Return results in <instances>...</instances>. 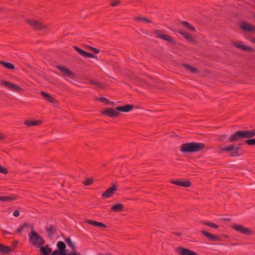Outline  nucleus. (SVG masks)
Listing matches in <instances>:
<instances>
[{
  "label": "nucleus",
  "instance_id": "34",
  "mask_svg": "<svg viewBox=\"0 0 255 255\" xmlns=\"http://www.w3.org/2000/svg\"><path fill=\"white\" fill-rule=\"evenodd\" d=\"M135 20L143 23H152V21L150 19L143 16L136 17Z\"/></svg>",
  "mask_w": 255,
  "mask_h": 255
},
{
  "label": "nucleus",
  "instance_id": "38",
  "mask_svg": "<svg viewBox=\"0 0 255 255\" xmlns=\"http://www.w3.org/2000/svg\"><path fill=\"white\" fill-rule=\"evenodd\" d=\"M245 143L249 145H255V138H249L246 139Z\"/></svg>",
  "mask_w": 255,
  "mask_h": 255
},
{
  "label": "nucleus",
  "instance_id": "43",
  "mask_svg": "<svg viewBox=\"0 0 255 255\" xmlns=\"http://www.w3.org/2000/svg\"><path fill=\"white\" fill-rule=\"evenodd\" d=\"M19 211L18 210H15L13 213V215L14 217H18L19 216Z\"/></svg>",
  "mask_w": 255,
  "mask_h": 255
},
{
  "label": "nucleus",
  "instance_id": "12",
  "mask_svg": "<svg viewBox=\"0 0 255 255\" xmlns=\"http://www.w3.org/2000/svg\"><path fill=\"white\" fill-rule=\"evenodd\" d=\"M240 28L245 32H255V26L246 21H242L239 23Z\"/></svg>",
  "mask_w": 255,
  "mask_h": 255
},
{
  "label": "nucleus",
  "instance_id": "33",
  "mask_svg": "<svg viewBox=\"0 0 255 255\" xmlns=\"http://www.w3.org/2000/svg\"><path fill=\"white\" fill-rule=\"evenodd\" d=\"M65 242L68 245V246L70 247L71 249L73 251V252H75V245L72 241L70 238H67L64 239Z\"/></svg>",
  "mask_w": 255,
  "mask_h": 255
},
{
  "label": "nucleus",
  "instance_id": "18",
  "mask_svg": "<svg viewBox=\"0 0 255 255\" xmlns=\"http://www.w3.org/2000/svg\"><path fill=\"white\" fill-rule=\"evenodd\" d=\"M74 48L77 52L84 58H97V56L94 55L91 53L88 52L78 47L74 46Z\"/></svg>",
  "mask_w": 255,
  "mask_h": 255
},
{
  "label": "nucleus",
  "instance_id": "9",
  "mask_svg": "<svg viewBox=\"0 0 255 255\" xmlns=\"http://www.w3.org/2000/svg\"><path fill=\"white\" fill-rule=\"evenodd\" d=\"M153 33L156 35V37L157 38H159L167 41L172 45H175L176 43L175 41L172 38L171 36L166 34L162 33L161 31L160 30H154L153 31Z\"/></svg>",
  "mask_w": 255,
  "mask_h": 255
},
{
  "label": "nucleus",
  "instance_id": "32",
  "mask_svg": "<svg viewBox=\"0 0 255 255\" xmlns=\"http://www.w3.org/2000/svg\"><path fill=\"white\" fill-rule=\"evenodd\" d=\"M97 100L101 102L104 103L107 105H115V103L114 102L111 101L105 97H99L97 98Z\"/></svg>",
  "mask_w": 255,
  "mask_h": 255
},
{
  "label": "nucleus",
  "instance_id": "42",
  "mask_svg": "<svg viewBox=\"0 0 255 255\" xmlns=\"http://www.w3.org/2000/svg\"><path fill=\"white\" fill-rule=\"evenodd\" d=\"M227 138V135L223 134L220 136V137L218 138L219 141H223Z\"/></svg>",
  "mask_w": 255,
  "mask_h": 255
},
{
  "label": "nucleus",
  "instance_id": "26",
  "mask_svg": "<svg viewBox=\"0 0 255 255\" xmlns=\"http://www.w3.org/2000/svg\"><path fill=\"white\" fill-rule=\"evenodd\" d=\"M124 205L122 203H116L111 207V210L115 212H120L123 211Z\"/></svg>",
  "mask_w": 255,
  "mask_h": 255
},
{
  "label": "nucleus",
  "instance_id": "44",
  "mask_svg": "<svg viewBox=\"0 0 255 255\" xmlns=\"http://www.w3.org/2000/svg\"><path fill=\"white\" fill-rule=\"evenodd\" d=\"M18 245V242L17 241H14L12 242V246L14 247H16Z\"/></svg>",
  "mask_w": 255,
  "mask_h": 255
},
{
  "label": "nucleus",
  "instance_id": "27",
  "mask_svg": "<svg viewBox=\"0 0 255 255\" xmlns=\"http://www.w3.org/2000/svg\"><path fill=\"white\" fill-rule=\"evenodd\" d=\"M181 23L184 28L191 31L192 32H194L196 31V28L187 21H182V22H181Z\"/></svg>",
  "mask_w": 255,
  "mask_h": 255
},
{
  "label": "nucleus",
  "instance_id": "47",
  "mask_svg": "<svg viewBox=\"0 0 255 255\" xmlns=\"http://www.w3.org/2000/svg\"><path fill=\"white\" fill-rule=\"evenodd\" d=\"M4 136L1 134H0V139H3L4 138Z\"/></svg>",
  "mask_w": 255,
  "mask_h": 255
},
{
  "label": "nucleus",
  "instance_id": "14",
  "mask_svg": "<svg viewBox=\"0 0 255 255\" xmlns=\"http://www.w3.org/2000/svg\"><path fill=\"white\" fill-rule=\"evenodd\" d=\"M56 68L63 73V76L72 79L75 78V74L66 67L62 65H57Z\"/></svg>",
  "mask_w": 255,
  "mask_h": 255
},
{
  "label": "nucleus",
  "instance_id": "1",
  "mask_svg": "<svg viewBox=\"0 0 255 255\" xmlns=\"http://www.w3.org/2000/svg\"><path fill=\"white\" fill-rule=\"evenodd\" d=\"M29 241L37 248H40L41 255H49L52 253V249L48 245L45 247L42 246L44 244L45 241L35 231H32L29 234Z\"/></svg>",
  "mask_w": 255,
  "mask_h": 255
},
{
  "label": "nucleus",
  "instance_id": "7",
  "mask_svg": "<svg viewBox=\"0 0 255 255\" xmlns=\"http://www.w3.org/2000/svg\"><path fill=\"white\" fill-rule=\"evenodd\" d=\"M200 233H201L203 235H204L205 237L208 238L210 241H216V242H221L223 241V238H228V236L223 234L221 236H217L214 234H212L209 232L205 231L204 230H200Z\"/></svg>",
  "mask_w": 255,
  "mask_h": 255
},
{
  "label": "nucleus",
  "instance_id": "31",
  "mask_svg": "<svg viewBox=\"0 0 255 255\" xmlns=\"http://www.w3.org/2000/svg\"><path fill=\"white\" fill-rule=\"evenodd\" d=\"M0 63L6 69L9 70H14L15 69L14 65L11 63L4 61H0Z\"/></svg>",
  "mask_w": 255,
  "mask_h": 255
},
{
  "label": "nucleus",
  "instance_id": "15",
  "mask_svg": "<svg viewBox=\"0 0 255 255\" xmlns=\"http://www.w3.org/2000/svg\"><path fill=\"white\" fill-rule=\"evenodd\" d=\"M118 190V186L114 183L111 187L108 188L102 195V198H108L112 197L114 192Z\"/></svg>",
  "mask_w": 255,
  "mask_h": 255
},
{
  "label": "nucleus",
  "instance_id": "41",
  "mask_svg": "<svg viewBox=\"0 0 255 255\" xmlns=\"http://www.w3.org/2000/svg\"><path fill=\"white\" fill-rule=\"evenodd\" d=\"M0 172L6 174L8 173V171L6 168L0 165Z\"/></svg>",
  "mask_w": 255,
  "mask_h": 255
},
{
  "label": "nucleus",
  "instance_id": "20",
  "mask_svg": "<svg viewBox=\"0 0 255 255\" xmlns=\"http://www.w3.org/2000/svg\"><path fill=\"white\" fill-rule=\"evenodd\" d=\"M175 32H178L181 35H182L188 41L194 42L196 41L195 38L189 33L183 31V30H178L175 31Z\"/></svg>",
  "mask_w": 255,
  "mask_h": 255
},
{
  "label": "nucleus",
  "instance_id": "8",
  "mask_svg": "<svg viewBox=\"0 0 255 255\" xmlns=\"http://www.w3.org/2000/svg\"><path fill=\"white\" fill-rule=\"evenodd\" d=\"M232 228L239 232L247 236H251L254 235V232L252 229L244 227L242 225L235 224L232 226Z\"/></svg>",
  "mask_w": 255,
  "mask_h": 255
},
{
  "label": "nucleus",
  "instance_id": "48",
  "mask_svg": "<svg viewBox=\"0 0 255 255\" xmlns=\"http://www.w3.org/2000/svg\"><path fill=\"white\" fill-rule=\"evenodd\" d=\"M6 234H10V233H9V232H7V231H3V235H5Z\"/></svg>",
  "mask_w": 255,
  "mask_h": 255
},
{
  "label": "nucleus",
  "instance_id": "53",
  "mask_svg": "<svg viewBox=\"0 0 255 255\" xmlns=\"http://www.w3.org/2000/svg\"><path fill=\"white\" fill-rule=\"evenodd\" d=\"M51 255H53L52 254H51Z\"/></svg>",
  "mask_w": 255,
  "mask_h": 255
},
{
  "label": "nucleus",
  "instance_id": "39",
  "mask_svg": "<svg viewBox=\"0 0 255 255\" xmlns=\"http://www.w3.org/2000/svg\"><path fill=\"white\" fill-rule=\"evenodd\" d=\"M87 50H90L92 52H93V53H96V54L99 53L100 52L99 49H98L96 48L93 47L92 46H87Z\"/></svg>",
  "mask_w": 255,
  "mask_h": 255
},
{
  "label": "nucleus",
  "instance_id": "35",
  "mask_svg": "<svg viewBox=\"0 0 255 255\" xmlns=\"http://www.w3.org/2000/svg\"><path fill=\"white\" fill-rule=\"evenodd\" d=\"M88 83L93 85L95 86L96 87L100 88V89H103L104 86L101 84V83L97 82L93 80L90 79L88 80Z\"/></svg>",
  "mask_w": 255,
  "mask_h": 255
},
{
  "label": "nucleus",
  "instance_id": "50",
  "mask_svg": "<svg viewBox=\"0 0 255 255\" xmlns=\"http://www.w3.org/2000/svg\"><path fill=\"white\" fill-rule=\"evenodd\" d=\"M251 41L255 43V38L251 39Z\"/></svg>",
  "mask_w": 255,
  "mask_h": 255
},
{
  "label": "nucleus",
  "instance_id": "13",
  "mask_svg": "<svg viewBox=\"0 0 255 255\" xmlns=\"http://www.w3.org/2000/svg\"><path fill=\"white\" fill-rule=\"evenodd\" d=\"M0 83L1 85L6 87L9 89L13 91H16L18 93L21 92V91L23 90L21 87L18 86L17 85L12 83L9 81L2 80Z\"/></svg>",
  "mask_w": 255,
  "mask_h": 255
},
{
  "label": "nucleus",
  "instance_id": "40",
  "mask_svg": "<svg viewBox=\"0 0 255 255\" xmlns=\"http://www.w3.org/2000/svg\"><path fill=\"white\" fill-rule=\"evenodd\" d=\"M121 3L120 0H112L111 2V5L112 6H116Z\"/></svg>",
  "mask_w": 255,
  "mask_h": 255
},
{
  "label": "nucleus",
  "instance_id": "22",
  "mask_svg": "<svg viewBox=\"0 0 255 255\" xmlns=\"http://www.w3.org/2000/svg\"><path fill=\"white\" fill-rule=\"evenodd\" d=\"M18 196L15 194H11L9 196H0V201L1 202H11L16 200Z\"/></svg>",
  "mask_w": 255,
  "mask_h": 255
},
{
  "label": "nucleus",
  "instance_id": "2",
  "mask_svg": "<svg viewBox=\"0 0 255 255\" xmlns=\"http://www.w3.org/2000/svg\"><path fill=\"white\" fill-rule=\"evenodd\" d=\"M133 105L131 104H127L124 106H118L115 108V110L108 107L101 112V114L110 118H116L120 114L119 112H129L133 109Z\"/></svg>",
  "mask_w": 255,
  "mask_h": 255
},
{
  "label": "nucleus",
  "instance_id": "17",
  "mask_svg": "<svg viewBox=\"0 0 255 255\" xmlns=\"http://www.w3.org/2000/svg\"><path fill=\"white\" fill-rule=\"evenodd\" d=\"M170 182L173 184L184 187H189L191 185V182L188 179L185 180H172Z\"/></svg>",
  "mask_w": 255,
  "mask_h": 255
},
{
  "label": "nucleus",
  "instance_id": "30",
  "mask_svg": "<svg viewBox=\"0 0 255 255\" xmlns=\"http://www.w3.org/2000/svg\"><path fill=\"white\" fill-rule=\"evenodd\" d=\"M42 121L40 120L36 121H25L24 124L28 127L35 126L41 125Z\"/></svg>",
  "mask_w": 255,
  "mask_h": 255
},
{
  "label": "nucleus",
  "instance_id": "37",
  "mask_svg": "<svg viewBox=\"0 0 255 255\" xmlns=\"http://www.w3.org/2000/svg\"><path fill=\"white\" fill-rule=\"evenodd\" d=\"M94 180L92 178H88L86 180L83 182V184L85 186H89L93 183Z\"/></svg>",
  "mask_w": 255,
  "mask_h": 255
},
{
  "label": "nucleus",
  "instance_id": "11",
  "mask_svg": "<svg viewBox=\"0 0 255 255\" xmlns=\"http://www.w3.org/2000/svg\"><path fill=\"white\" fill-rule=\"evenodd\" d=\"M240 28L245 32H255V26L246 21H242L239 23Z\"/></svg>",
  "mask_w": 255,
  "mask_h": 255
},
{
  "label": "nucleus",
  "instance_id": "25",
  "mask_svg": "<svg viewBox=\"0 0 255 255\" xmlns=\"http://www.w3.org/2000/svg\"><path fill=\"white\" fill-rule=\"evenodd\" d=\"M29 227L31 228V232L33 231V225H30L29 223H24L22 225L19 227V228L15 231L14 234H18L21 232L22 231L24 230L25 229H28Z\"/></svg>",
  "mask_w": 255,
  "mask_h": 255
},
{
  "label": "nucleus",
  "instance_id": "49",
  "mask_svg": "<svg viewBox=\"0 0 255 255\" xmlns=\"http://www.w3.org/2000/svg\"><path fill=\"white\" fill-rule=\"evenodd\" d=\"M251 5L255 7V1H253V4H251Z\"/></svg>",
  "mask_w": 255,
  "mask_h": 255
},
{
  "label": "nucleus",
  "instance_id": "46",
  "mask_svg": "<svg viewBox=\"0 0 255 255\" xmlns=\"http://www.w3.org/2000/svg\"><path fill=\"white\" fill-rule=\"evenodd\" d=\"M172 234L178 236H180L181 235V233L178 232H173Z\"/></svg>",
  "mask_w": 255,
  "mask_h": 255
},
{
  "label": "nucleus",
  "instance_id": "45",
  "mask_svg": "<svg viewBox=\"0 0 255 255\" xmlns=\"http://www.w3.org/2000/svg\"><path fill=\"white\" fill-rule=\"evenodd\" d=\"M222 220L224 221H230L231 220V219L228 218H225L222 219Z\"/></svg>",
  "mask_w": 255,
  "mask_h": 255
},
{
  "label": "nucleus",
  "instance_id": "10",
  "mask_svg": "<svg viewBox=\"0 0 255 255\" xmlns=\"http://www.w3.org/2000/svg\"><path fill=\"white\" fill-rule=\"evenodd\" d=\"M26 22L31 26L34 29L36 30H42L45 29L47 27L45 24L32 19L27 20Z\"/></svg>",
  "mask_w": 255,
  "mask_h": 255
},
{
  "label": "nucleus",
  "instance_id": "5",
  "mask_svg": "<svg viewBox=\"0 0 255 255\" xmlns=\"http://www.w3.org/2000/svg\"><path fill=\"white\" fill-rule=\"evenodd\" d=\"M57 247L58 250H55L52 253L53 255H81L79 253H76V252L68 253L66 244L63 241L58 242Z\"/></svg>",
  "mask_w": 255,
  "mask_h": 255
},
{
  "label": "nucleus",
  "instance_id": "16",
  "mask_svg": "<svg viewBox=\"0 0 255 255\" xmlns=\"http://www.w3.org/2000/svg\"><path fill=\"white\" fill-rule=\"evenodd\" d=\"M176 251L180 255H198L195 252L182 247L176 248Z\"/></svg>",
  "mask_w": 255,
  "mask_h": 255
},
{
  "label": "nucleus",
  "instance_id": "4",
  "mask_svg": "<svg viewBox=\"0 0 255 255\" xmlns=\"http://www.w3.org/2000/svg\"><path fill=\"white\" fill-rule=\"evenodd\" d=\"M255 135V129L251 130H240L231 134L229 138L230 142H235L243 138H250Z\"/></svg>",
  "mask_w": 255,
  "mask_h": 255
},
{
  "label": "nucleus",
  "instance_id": "3",
  "mask_svg": "<svg viewBox=\"0 0 255 255\" xmlns=\"http://www.w3.org/2000/svg\"><path fill=\"white\" fill-rule=\"evenodd\" d=\"M205 146V144L201 142H187L181 145L180 150L184 153H191L201 151Z\"/></svg>",
  "mask_w": 255,
  "mask_h": 255
},
{
  "label": "nucleus",
  "instance_id": "6",
  "mask_svg": "<svg viewBox=\"0 0 255 255\" xmlns=\"http://www.w3.org/2000/svg\"><path fill=\"white\" fill-rule=\"evenodd\" d=\"M245 143L244 142L243 143L238 144L236 146H234V145L231 144L224 147H220L219 149L221 151L231 152L230 154V156H239L241 155V154L239 153V151L241 148V146L244 145Z\"/></svg>",
  "mask_w": 255,
  "mask_h": 255
},
{
  "label": "nucleus",
  "instance_id": "52",
  "mask_svg": "<svg viewBox=\"0 0 255 255\" xmlns=\"http://www.w3.org/2000/svg\"><path fill=\"white\" fill-rule=\"evenodd\" d=\"M253 16L255 18V13L254 14Z\"/></svg>",
  "mask_w": 255,
  "mask_h": 255
},
{
  "label": "nucleus",
  "instance_id": "51",
  "mask_svg": "<svg viewBox=\"0 0 255 255\" xmlns=\"http://www.w3.org/2000/svg\"><path fill=\"white\" fill-rule=\"evenodd\" d=\"M100 255H112L111 253L106 254H101Z\"/></svg>",
  "mask_w": 255,
  "mask_h": 255
},
{
  "label": "nucleus",
  "instance_id": "23",
  "mask_svg": "<svg viewBox=\"0 0 255 255\" xmlns=\"http://www.w3.org/2000/svg\"><path fill=\"white\" fill-rule=\"evenodd\" d=\"M12 250L8 246L4 245L3 244H0V254L5 255L10 254Z\"/></svg>",
  "mask_w": 255,
  "mask_h": 255
},
{
  "label": "nucleus",
  "instance_id": "24",
  "mask_svg": "<svg viewBox=\"0 0 255 255\" xmlns=\"http://www.w3.org/2000/svg\"><path fill=\"white\" fill-rule=\"evenodd\" d=\"M86 222L93 226L99 228H106L107 226L103 223L92 220H87Z\"/></svg>",
  "mask_w": 255,
  "mask_h": 255
},
{
  "label": "nucleus",
  "instance_id": "36",
  "mask_svg": "<svg viewBox=\"0 0 255 255\" xmlns=\"http://www.w3.org/2000/svg\"><path fill=\"white\" fill-rule=\"evenodd\" d=\"M201 223L204 225H206L215 229H217L219 227V226L216 224L212 222L202 221Z\"/></svg>",
  "mask_w": 255,
  "mask_h": 255
},
{
  "label": "nucleus",
  "instance_id": "21",
  "mask_svg": "<svg viewBox=\"0 0 255 255\" xmlns=\"http://www.w3.org/2000/svg\"><path fill=\"white\" fill-rule=\"evenodd\" d=\"M45 230L49 238H52L57 232V229L53 225L45 227Z\"/></svg>",
  "mask_w": 255,
  "mask_h": 255
},
{
  "label": "nucleus",
  "instance_id": "19",
  "mask_svg": "<svg viewBox=\"0 0 255 255\" xmlns=\"http://www.w3.org/2000/svg\"><path fill=\"white\" fill-rule=\"evenodd\" d=\"M242 42H240L239 43L235 42L233 43V45L238 48L241 49L245 51L254 52L255 51L254 49L252 47L243 45L242 44Z\"/></svg>",
  "mask_w": 255,
  "mask_h": 255
},
{
  "label": "nucleus",
  "instance_id": "29",
  "mask_svg": "<svg viewBox=\"0 0 255 255\" xmlns=\"http://www.w3.org/2000/svg\"><path fill=\"white\" fill-rule=\"evenodd\" d=\"M182 66L184 67L187 71L191 72V73H196L198 72V69L191 65L188 64L183 63L182 64Z\"/></svg>",
  "mask_w": 255,
  "mask_h": 255
},
{
  "label": "nucleus",
  "instance_id": "28",
  "mask_svg": "<svg viewBox=\"0 0 255 255\" xmlns=\"http://www.w3.org/2000/svg\"><path fill=\"white\" fill-rule=\"evenodd\" d=\"M40 94L42 97L45 98V99L50 103H53L56 101L55 99L48 93L41 91Z\"/></svg>",
  "mask_w": 255,
  "mask_h": 255
}]
</instances>
